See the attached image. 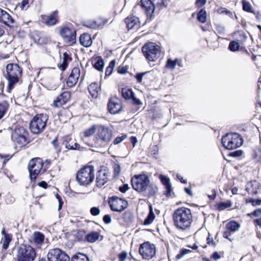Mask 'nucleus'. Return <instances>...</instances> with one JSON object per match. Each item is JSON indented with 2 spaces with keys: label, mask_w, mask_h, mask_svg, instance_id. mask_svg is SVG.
Segmentation results:
<instances>
[{
  "label": "nucleus",
  "mask_w": 261,
  "mask_h": 261,
  "mask_svg": "<svg viewBox=\"0 0 261 261\" xmlns=\"http://www.w3.org/2000/svg\"><path fill=\"white\" fill-rule=\"evenodd\" d=\"M95 178L94 169L92 166L84 167L76 174V179L81 185H88L91 183Z\"/></svg>",
  "instance_id": "6"
},
{
  "label": "nucleus",
  "mask_w": 261,
  "mask_h": 261,
  "mask_svg": "<svg viewBox=\"0 0 261 261\" xmlns=\"http://www.w3.org/2000/svg\"><path fill=\"white\" fill-rule=\"evenodd\" d=\"M126 138V135H122L121 137H118L114 140L113 143L115 145L121 143Z\"/></svg>",
  "instance_id": "56"
},
{
  "label": "nucleus",
  "mask_w": 261,
  "mask_h": 261,
  "mask_svg": "<svg viewBox=\"0 0 261 261\" xmlns=\"http://www.w3.org/2000/svg\"><path fill=\"white\" fill-rule=\"evenodd\" d=\"M243 143V138L238 133H228L222 138V144L227 149H235L241 146Z\"/></svg>",
  "instance_id": "4"
},
{
  "label": "nucleus",
  "mask_w": 261,
  "mask_h": 261,
  "mask_svg": "<svg viewBox=\"0 0 261 261\" xmlns=\"http://www.w3.org/2000/svg\"><path fill=\"white\" fill-rule=\"evenodd\" d=\"M99 237V233L96 231H92L86 236V239L88 242L94 243L98 240Z\"/></svg>",
  "instance_id": "33"
},
{
  "label": "nucleus",
  "mask_w": 261,
  "mask_h": 261,
  "mask_svg": "<svg viewBox=\"0 0 261 261\" xmlns=\"http://www.w3.org/2000/svg\"><path fill=\"white\" fill-rule=\"evenodd\" d=\"M131 182L135 190L143 193L147 197L154 196L158 191L156 185L150 183L149 177L145 174L134 176L132 178Z\"/></svg>",
  "instance_id": "1"
},
{
  "label": "nucleus",
  "mask_w": 261,
  "mask_h": 261,
  "mask_svg": "<svg viewBox=\"0 0 261 261\" xmlns=\"http://www.w3.org/2000/svg\"><path fill=\"white\" fill-rule=\"evenodd\" d=\"M197 19L201 23H204L206 20V13L205 10L201 9L197 14Z\"/></svg>",
  "instance_id": "40"
},
{
  "label": "nucleus",
  "mask_w": 261,
  "mask_h": 261,
  "mask_svg": "<svg viewBox=\"0 0 261 261\" xmlns=\"http://www.w3.org/2000/svg\"><path fill=\"white\" fill-rule=\"evenodd\" d=\"M142 50L144 56L149 61H155L161 55L160 46L153 42L146 43L142 47Z\"/></svg>",
  "instance_id": "7"
},
{
  "label": "nucleus",
  "mask_w": 261,
  "mask_h": 261,
  "mask_svg": "<svg viewBox=\"0 0 261 261\" xmlns=\"http://www.w3.org/2000/svg\"><path fill=\"white\" fill-rule=\"evenodd\" d=\"M97 128L95 125H93L85 130L84 135L85 137H88L93 135L96 132Z\"/></svg>",
  "instance_id": "43"
},
{
  "label": "nucleus",
  "mask_w": 261,
  "mask_h": 261,
  "mask_svg": "<svg viewBox=\"0 0 261 261\" xmlns=\"http://www.w3.org/2000/svg\"><path fill=\"white\" fill-rule=\"evenodd\" d=\"M22 69L16 64H8L5 77L8 81L7 91L10 93L22 75Z\"/></svg>",
  "instance_id": "3"
},
{
  "label": "nucleus",
  "mask_w": 261,
  "mask_h": 261,
  "mask_svg": "<svg viewBox=\"0 0 261 261\" xmlns=\"http://www.w3.org/2000/svg\"><path fill=\"white\" fill-rule=\"evenodd\" d=\"M114 174L115 176H117L119 175L121 168L119 165L118 164H115L114 166Z\"/></svg>",
  "instance_id": "57"
},
{
  "label": "nucleus",
  "mask_w": 261,
  "mask_h": 261,
  "mask_svg": "<svg viewBox=\"0 0 261 261\" xmlns=\"http://www.w3.org/2000/svg\"><path fill=\"white\" fill-rule=\"evenodd\" d=\"M2 234L4 236V237L2 238L1 243L3 244V248L7 249L11 241V236L9 234L7 233L4 229H3L2 231Z\"/></svg>",
  "instance_id": "29"
},
{
  "label": "nucleus",
  "mask_w": 261,
  "mask_h": 261,
  "mask_svg": "<svg viewBox=\"0 0 261 261\" xmlns=\"http://www.w3.org/2000/svg\"><path fill=\"white\" fill-rule=\"evenodd\" d=\"M45 236L41 232L36 231L32 234L30 242L40 248L43 244Z\"/></svg>",
  "instance_id": "17"
},
{
  "label": "nucleus",
  "mask_w": 261,
  "mask_h": 261,
  "mask_svg": "<svg viewBox=\"0 0 261 261\" xmlns=\"http://www.w3.org/2000/svg\"><path fill=\"white\" fill-rule=\"evenodd\" d=\"M108 21V19H102V23H101V19H97L95 21L91 20L87 21L85 22V25L90 29H95L103 27Z\"/></svg>",
  "instance_id": "25"
},
{
  "label": "nucleus",
  "mask_w": 261,
  "mask_h": 261,
  "mask_svg": "<svg viewBox=\"0 0 261 261\" xmlns=\"http://www.w3.org/2000/svg\"><path fill=\"white\" fill-rule=\"evenodd\" d=\"M111 210L116 212H122L128 205L126 200L117 197H113L109 202Z\"/></svg>",
  "instance_id": "14"
},
{
  "label": "nucleus",
  "mask_w": 261,
  "mask_h": 261,
  "mask_svg": "<svg viewBox=\"0 0 261 261\" xmlns=\"http://www.w3.org/2000/svg\"><path fill=\"white\" fill-rule=\"evenodd\" d=\"M108 107L111 114H115L119 113L122 109L120 100L117 97L111 98L109 102Z\"/></svg>",
  "instance_id": "16"
},
{
  "label": "nucleus",
  "mask_w": 261,
  "mask_h": 261,
  "mask_svg": "<svg viewBox=\"0 0 261 261\" xmlns=\"http://www.w3.org/2000/svg\"><path fill=\"white\" fill-rule=\"evenodd\" d=\"M60 33L68 45H71L75 42L76 34L74 30H71L68 27H64L61 29Z\"/></svg>",
  "instance_id": "15"
},
{
  "label": "nucleus",
  "mask_w": 261,
  "mask_h": 261,
  "mask_svg": "<svg viewBox=\"0 0 261 261\" xmlns=\"http://www.w3.org/2000/svg\"><path fill=\"white\" fill-rule=\"evenodd\" d=\"M128 254L125 251H123L118 255L119 261H125L127 258Z\"/></svg>",
  "instance_id": "54"
},
{
  "label": "nucleus",
  "mask_w": 261,
  "mask_h": 261,
  "mask_svg": "<svg viewBox=\"0 0 261 261\" xmlns=\"http://www.w3.org/2000/svg\"><path fill=\"white\" fill-rule=\"evenodd\" d=\"M103 220L106 224H109L111 222V217L109 215H106L103 217Z\"/></svg>",
  "instance_id": "63"
},
{
  "label": "nucleus",
  "mask_w": 261,
  "mask_h": 261,
  "mask_svg": "<svg viewBox=\"0 0 261 261\" xmlns=\"http://www.w3.org/2000/svg\"><path fill=\"white\" fill-rule=\"evenodd\" d=\"M125 22L128 30L137 29L140 25L139 18L134 16L126 18Z\"/></svg>",
  "instance_id": "24"
},
{
  "label": "nucleus",
  "mask_w": 261,
  "mask_h": 261,
  "mask_svg": "<svg viewBox=\"0 0 261 261\" xmlns=\"http://www.w3.org/2000/svg\"><path fill=\"white\" fill-rule=\"evenodd\" d=\"M240 227V225L236 221H230L227 223L226 228L227 230L231 232L237 231Z\"/></svg>",
  "instance_id": "35"
},
{
  "label": "nucleus",
  "mask_w": 261,
  "mask_h": 261,
  "mask_svg": "<svg viewBox=\"0 0 261 261\" xmlns=\"http://www.w3.org/2000/svg\"><path fill=\"white\" fill-rule=\"evenodd\" d=\"M141 4L146 14L151 16L155 10L152 0H141Z\"/></svg>",
  "instance_id": "23"
},
{
  "label": "nucleus",
  "mask_w": 261,
  "mask_h": 261,
  "mask_svg": "<svg viewBox=\"0 0 261 261\" xmlns=\"http://www.w3.org/2000/svg\"><path fill=\"white\" fill-rule=\"evenodd\" d=\"M96 136L98 140L108 144L112 140L113 131L108 126L100 125L97 126Z\"/></svg>",
  "instance_id": "11"
},
{
  "label": "nucleus",
  "mask_w": 261,
  "mask_h": 261,
  "mask_svg": "<svg viewBox=\"0 0 261 261\" xmlns=\"http://www.w3.org/2000/svg\"><path fill=\"white\" fill-rule=\"evenodd\" d=\"M139 253L143 258L150 259L155 255V246L154 244H150L148 242H145L140 245Z\"/></svg>",
  "instance_id": "12"
},
{
  "label": "nucleus",
  "mask_w": 261,
  "mask_h": 261,
  "mask_svg": "<svg viewBox=\"0 0 261 261\" xmlns=\"http://www.w3.org/2000/svg\"><path fill=\"white\" fill-rule=\"evenodd\" d=\"M48 116L45 114L36 115L30 123V130L34 134H39L45 129Z\"/></svg>",
  "instance_id": "5"
},
{
  "label": "nucleus",
  "mask_w": 261,
  "mask_h": 261,
  "mask_svg": "<svg viewBox=\"0 0 261 261\" xmlns=\"http://www.w3.org/2000/svg\"><path fill=\"white\" fill-rule=\"evenodd\" d=\"M240 45L237 40L232 41L229 43V49L232 51H236L239 50Z\"/></svg>",
  "instance_id": "41"
},
{
  "label": "nucleus",
  "mask_w": 261,
  "mask_h": 261,
  "mask_svg": "<svg viewBox=\"0 0 261 261\" xmlns=\"http://www.w3.org/2000/svg\"><path fill=\"white\" fill-rule=\"evenodd\" d=\"M258 189L259 185L258 183L256 181H254L250 184H248L246 187V191L248 192V193L251 194H257L258 193Z\"/></svg>",
  "instance_id": "28"
},
{
  "label": "nucleus",
  "mask_w": 261,
  "mask_h": 261,
  "mask_svg": "<svg viewBox=\"0 0 261 261\" xmlns=\"http://www.w3.org/2000/svg\"><path fill=\"white\" fill-rule=\"evenodd\" d=\"M109 172L106 170H100L98 171L96 177V185L97 187H101L108 180Z\"/></svg>",
  "instance_id": "18"
},
{
  "label": "nucleus",
  "mask_w": 261,
  "mask_h": 261,
  "mask_svg": "<svg viewBox=\"0 0 261 261\" xmlns=\"http://www.w3.org/2000/svg\"><path fill=\"white\" fill-rule=\"evenodd\" d=\"M94 66L98 70L101 71L103 68V62L102 60H98Z\"/></svg>",
  "instance_id": "49"
},
{
  "label": "nucleus",
  "mask_w": 261,
  "mask_h": 261,
  "mask_svg": "<svg viewBox=\"0 0 261 261\" xmlns=\"http://www.w3.org/2000/svg\"><path fill=\"white\" fill-rule=\"evenodd\" d=\"M115 66V63L114 61H111L108 67H107L105 71L106 75H110L112 72Z\"/></svg>",
  "instance_id": "46"
},
{
  "label": "nucleus",
  "mask_w": 261,
  "mask_h": 261,
  "mask_svg": "<svg viewBox=\"0 0 261 261\" xmlns=\"http://www.w3.org/2000/svg\"><path fill=\"white\" fill-rule=\"evenodd\" d=\"M191 251L188 249H182L180 253L176 256V258L178 259L181 258L185 254L189 253Z\"/></svg>",
  "instance_id": "52"
},
{
  "label": "nucleus",
  "mask_w": 261,
  "mask_h": 261,
  "mask_svg": "<svg viewBox=\"0 0 261 261\" xmlns=\"http://www.w3.org/2000/svg\"><path fill=\"white\" fill-rule=\"evenodd\" d=\"M70 98V93L65 91L61 94L54 101L55 107L58 108L64 105Z\"/></svg>",
  "instance_id": "22"
},
{
  "label": "nucleus",
  "mask_w": 261,
  "mask_h": 261,
  "mask_svg": "<svg viewBox=\"0 0 261 261\" xmlns=\"http://www.w3.org/2000/svg\"><path fill=\"white\" fill-rule=\"evenodd\" d=\"M36 255V251L32 246L22 244L19 247L17 256L20 260L33 261Z\"/></svg>",
  "instance_id": "9"
},
{
  "label": "nucleus",
  "mask_w": 261,
  "mask_h": 261,
  "mask_svg": "<svg viewBox=\"0 0 261 261\" xmlns=\"http://www.w3.org/2000/svg\"><path fill=\"white\" fill-rule=\"evenodd\" d=\"M206 0H196L195 5L197 7L200 8L205 4Z\"/></svg>",
  "instance_id": "60"
},
{
  "label": "nucleus",
  "mask_w": 261,
  "mask_h": 261,
  "mask_svg": "<svg viewBox=\"0 0 261 261\" xmlns=\"http://www.w3.org/2000/svg\"><path fill=\"white\" fill-rule=\"evenodd\" d=\"M0 22L8 27H12L14 20L6 11L0 8Z\"/></svg>",
  "instance_id": "21"
},
{
  "label": "nucleus",
  "mask_w": 261,
  "mask_h": 261,
  "mask_svg": "<svg viewBox=\"0 0 261 261\" xmlns=\"http://www.w3.org/2000/svg\"><path fill=\"white\" fill-rule=\"evenodd\" d=\"M177 60H175L174 61L171 60L170 59H169L167 60L166 67L168 69H174L175 67V66L176 65V62Z\"/></svg>",
  "instance_id": "45"
},
{
  "label": "nucleus",
  "mask_w": 261,
  "mask_h": 261,
  "mask_svg": "<svg viewBox=\"0 0 261 261\" xmlns=\"http://www.w3.org/2000/svg\"><path fill=\"white\" fill-rule=\"evenodd\" d=\"M206 243L209 246L212 247H215L216 246V243L214 241L210 233H208V236L206 238Z\"/></svg>",
  "instance_id": "47"
},
{
  "label": "nucleus",
  "mask_w": 261,
  "mask_h": 261,
  "mask_svg": "<svg viewBox=\"0 0 261 261\" xmlns=\"http://www.w3.org/2000/svg\"><path fill=\"white\" fill-rule=\"evenodd\" d=\"M154 218H155V215L153 212L152 207L150 205L149 213L147 217H146V218L145 219V220L144 221V224L146 225L150 224L151 223H152V222L154 220Z\"/></svg>",
  "instance_id": "36"
},
{
  "label": "nucleus",
  "mask_w": 261,
  "mask_h": 261,
  "mask_svg": "<svg viewBox=\"0 0 261 261\" xmlns=\"http://www.w3.org/2000/svg\"><path fill=\"white\" fill-rule=\"evenodd\" d=\"M239 35L240 38L238 39L237 41L239 42L240 45H242L246 41L247 37L244 33H240Z\"/></svg>",
  "instance_id": "51"
},
{
  "label": "nucleus",
  "mask_w": 261,
  "mask_h": 261,
  "mask_svg": "<svg viewBox=\"0 0 261 261\" xmlns=\"http://www.w3.org/2000/svg\"><path fill=\"white\" fill-rule=\"evenodd\" d=\"M100 211L98 207H92L90 209V213L92 216H96L100 214Z\"/></svg>",
  "instance_id": "53"
},
{
  "label": "nucleus",
  "mask_w": 261,
  "mask_h": 261,
  "mask_svg": "<svg viewBox=\"0 0 261 261\" xmlns=\"http://www.w3.org/2000/svg\"><path fill=\"white\" fill-rule=\"evenodd\" d=\"M48 261H69V257L59 248L50 249L47 255Z\"/></svg>",
  "instance_id": "13"
},
{
  "label": "nucleus",
  "mask_w": 261,
  "mask_h": 261,
  "mask_svg": "<svg viewBox=\"0 0 261 261\" xmlns=\"http://www.w3.org/2000/svg\"><path fill=\"white\" fill-rule=\"evenodd\" d=\"M29 7V0H23L20 4L21 9L26 10Z\"/></svg>",
  "instance_id": "58"
},
{
  "label": "nucleus",
  "mask_w": 261,
  "mask_h": 261,
  "mask_svg": "<svg viewBox=\"0 0 261 261\" xmlns=\"http://www.w3.org/2000/svg\"><path fill=\"white\" fill-rule=\"evenodd\" d=\"M243 151L241 150H238L230 153V155L233 157H239L242 155Z\"/></svg>",
  "instance_id": "59"
},
{
  "label": "nucleus",
  "mask_w": 261,
  "mask_h": 261,
  "mask_svg": "<svg viewBox=\"0 0 261 261\" xmlns=\"http://www.w3.org/2000/svg\"><path fill=\"white\" fill-rule=\"evenodd\" d=\"M252 158L257 162H261V149L257 148L254 150L252 154Z\"/></svg>",
  "instance_id": "42"
},
{
  "label": "nucleus",
  "mask_w": 261,
  "mask_h": 261,
  "mask_svg": "<svg viewBox=\"0 0 261 261\" xmlns=\"http://www.w3.org/2000/svg\"><path fill=\"white\" fill-rule=\"evenodd\" d=\"M149 72H141L138 73L136 74L135 77L138 81V83H141L142 82L143 77L144 75H145L146 74L148 73Z\"/></svg>",
  "instance_id": "55"
},
{
  "label": "nucleus",
  "mask_w": 261,
  "mask_h": 261,
  "mask_svg": "<svg viewBox=\"0 0 261 261\" xmlns=\"http://www.w3.org/2000/svg\"><path fill=\"white\" fill-rule=\"evenodd\" d=\"M232 205V202L230 200H227L225 202H221L217 204V208L220 211L224 210L229 208Z\"/></svg>",
  "instance_id": "39"
},
{
  "label": "nucleus",
  "mask_w": 261,
  "mask_h": 261,
  "mask_svg": "<svg viewBox=\"0 0 261 261\" xmlns=\"http://www.w3.org/2000/svg\"><path fill=\"white\" fill-rule=\"evenodd\" d=\"M80 43L85 47H89L92 44V40L90 35L84 33L81 35L79 39Z\"/></svg>",
  "instance_id": "27"
},
{
  "label": "nucleus",
  "mask_w": 261,
  "mask_h": 261,
  "mask_svg": "<svg viewBox=\"0 0 261 261\" xmlns=\"http://www.w3.org/2000/svg\"><path fill=\"white\" fill-rule=\"evenodd\" d=\"M11 139L19 147L25 145L29 142V134L23 127L15 128L11 133Z\"/></svg>",
  "instance_id": "8"
},
{
  "label": "nucleus",
  "mask_w": 261,
  "mask_h": 261,
  "mask_svg": "<svg viewBox=\"0 0 261 261\" xmlns=\"http://www.w3.org/2000/svg\"><path fill=\"white\" fill-rule=\"evenodd\" d=\"M88 90L93 97H97L99 90L98 84L95 83L91 84L88 87Z\"/></svg>",
  "instance_id": "31"
},
{
  "label": "nucleus",
  "mask_w": 261,
  "mask_h": 261,
  "mask_svg": "<svg viewBox=\"0 0 261 261\" xmlns=\"http://www.w3.org/2000/svg\"><path fill=\"white\" fill-rule=\"evenodd\" d=\"M71 261H89V259L87 255L79 253L72 257Z\"/></svg>",
  "instance_id": "37"
},
{
  "label": "nucleus",
  "mask_w": 261,
  "mask_h": 261,
  "mask_svg": "<svg viewBox=\"0 0 261 261\" xmlns=\"http://www.w3.org/2000/svg\"><path fill=\"white\" fill-rule=\"evenodd\" d=\"M218 13L220 14H225L229 16L230 18H233V13L228 10L224 8H220L218 10Z\"/></svg>",
  "instance_id": "44"
},
{
  "label": "nucleus",
  "mask_w": 261,
  "mask_h": 261,
  "mask_svg": "<svg viewBox=\"0 0 261 261\" xmlns=\"http://www.w3.org/2000/svg\"><path fill=\"white\" fill-rule=\"evenodd\" d=\"M71 61V58L70 56L66 53L63 54V60L62 63L60 65V68L64 71L65 70L68 66L69 62Z\"/></svg>",
  "instance_id": "34"
},
{
  "label": "nucleus",
  "mask_w": 261,
  "mask_h": 261,
  "mask_svg": "<svg viewBox=\"0 0 261 261\" xmlns=\"http://www.w3.org/2000/svg\"><path fill=\"white\" fill-rule=\"evenodd\" d=\"M52 143L54 145V147L57 151H59L60 150L59 145L58 144V140L57 138L54 139L52 141Z\"/></svg>",
  "instance_id": "64"
},
{
  "label": "nucleus",
  "mask_w": 261,
  "mask_h": 261,
  "mask_svg": "<svg viewBox=\"0 0 261 261\" xmlns=\"http://www.w3.org/2000/svg\"><path fill=\"white\" fill-rule=\"evenodd\" d=\"M159 178L161 180L162 183L165 186L166 189V195L167 196H170L171 195V192L172 190L170 179L168 177L163 175H160Z\"/></svg>",
  "instance_id": "26"
},
{
  "label": "nucleus",
  "mask_w": 261,
  "mask_h": 261,
  "mask_svg": "<svg viewBox=\"0 0 261 261\" xmlns=\"http://www.w3.org/2000/svg\"><path fill=\"white\" fill-rule=\"evenodd\" d=\"M9 105L6 100H4L0 103V119L6 114L9 110Z\"/></svg>",
  "instance_id": "32"
},
{
  "label": "nucleus",
  "mask_w": 261,
  "mask_h": 261,
  "mask_svg": "<svg viewBox=\"0 0 261 261\" xmlns=\"http://www.w3.org/2000/svg\"><path fill=\"white\" fill-rule=\"evenodd\" d=\"M128 189L129 187L127 184H124L119 187V190L122 193H125Z\"/></svg>",
  "instance_id": "62"
},
{
  "label": "nucleus",
  "mask_w": 261,
  "mask_h": 261,
  "mask_svg": "<svg viewBox=\"0 0 261 261\" xmlns=\"http://www.w3.org/2000/svg\"><path fill=\"white\" fill-rule=\"evenodd\" d=\"M241 3L243 11L248 13L255 14V12L254 11L253 7L249 2L246 0H242Z\"/></svg>",
  "instance_id": "30"
},
{
  "label": "nucleus",
  "mask_w": 261,
  "mask_h": 261,
  "mask_svg": "<svg viewBox=\"0 0 261 261\" xmlns=\"http://www.w3.org/2000/svg\"><path fill=\"white\" fill-rule=\"evenodd\" d=\"M80 74V70L79 68L74 67L72 69L67 81V84L69 87H72L76 84Z\"/></svg>",
  "instance_id": "19"
},
{
  "label": "nucleus",
  "mask_w": 261,
  "mask_h": 261,
  "mask_svg": "<svg viewBox=\"0 0 261 261\" xmlns=\"http://www.w3.org/2000/svg\"><path fill=\"white\" fill-rule=\"evenodd\" d=\"M121 93L122 96L126 99L132 98L134 95L132 90L128 88H123Z\"/></svg>",
  "instance_id": "38"
},
{
  "label": "nucleus",
  "mask_w": 261,
  "mask_h": 261,
  "mask_svg": "<svg viewBox=\"0 0 261 261\" xmlns=\"http://www.w3.org/2000/svg\"><path fill=\"white\" fill-rule=\"evenodd\" d=\"M216 30L220 35H223L225 33L224 27L220 24L216 25Z\"/></svg>",
  "instance_id": "50"
},
{
  "label": "nucleus",
  "mask_w": 261,
  "mask_h": 261,
  "mask_svg": "<svg viewBox=\"0 0 261 261\" xmlns=\"http://www.w3.org/2000/svg\"><path fill=\"white\" fill-rule=\"evenodd\" d=\"M41 18V20L46 25H55L58 21V11H54L49 15H42Z\"/></svg>",
  "instance_id": "20"
},
{
  "label": "nucleus",
  "mask_w": 261,
  "mask_h": 261,
  "mask_svg": "<svg viewBox=\"0 0 261 261\" xmlns=\"http://www.w3.org/2000/svg\"><path fill=\"white\" fill-rule=\"evenodd\" d=\"M154 9L155 7L161 9L164 7V0H152Z\"/></svg>",
  "instance_id": "48"
},
{
  "label": "nucleus",
  "mask_w": 261,
  "mask_h": 261,
  "mask_svg": "<svg viewBox=\"0 0 261 261\" xmlns=\"http://www.w3.org/2000/svg\"><path fill=\"white\" fill-rule=\"evenodd\" d=\"M173 218L175 226L181 230L189 229L193 222L191 211L185 207L176 210L173 213Z\"/></svg>",
  "instance_id": "2"
},
{
  "label": "nucleus",
  "mask_w": 261,
  "mask_h": 261,
  "mask_svg": "<svg viewBox=\"0 0 261 261\" xmlns=\"http://www.w3.org/2000/svg\"><path fill=\"white\" fill-rule=\"evenodd\" d=\"M56 198L58 199V202H59V205H58V210L60 211L61 208H62V206L63 205V202L62 200V198H61L60 196L58 194H57L56 196Z\"/></svg>",
  "instance_id": "61"
},
{
  "label": "nucleus",
  "mask_w": 261,
  "mask_h": 261,
  "mask_svg": "<svg viewBox=\"0 0 261 261\" xmlns=\"http://www.w3.org/2000/svg\"><path fill=\"white\" fill-rule=\"evenodd\" d=\"M43 167L42 160L40 158L32 159L29 163L28 169L31 180H35Z\"/></svg>",
  "instance_id": "10"
}]
</instances>
